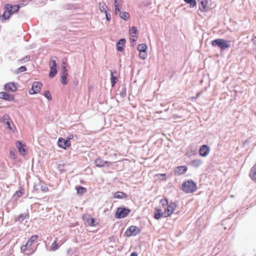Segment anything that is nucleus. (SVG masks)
Wrapping results in <instances>:
<instances>
[{"label": "nucleus", "mask_w": 256, "mask_h": 256, "mask_svg": "<svg viewBox=\"0 0 256 256\" xmlns=\"http://www.w3.org/2000/svg\"><path fill=\"white\" fill-rule=\"evenodd\" d=\"M20 8V6L19 5L6 4L4 6L5 10L4 14L0 16V19H1L2 22L8 19L12 14L19 10Z\"/></svg>", "instance_id": "f257e3e1"}, {"label": "nucleus", "mask_w": 256, "mask_h": 256, "mask_svg": "<svg viewBox=\"0 0 256 256\" xmlns=\"http://www.w3.org/2000/svg\"><path fill=\"white\" fill-rule=\"evenodd\" d=\"M196 188V184L192 180L184 182L182 185V190L186 194L192 193Z\"/></svg>", "instance_id": "f03ea898"}, {"label": "nucleus", "mask_w": 256, "mask_h": 256, "mask_svg": "<svg viewBox=\"0 0 256 256\" xmlns=\"http://www.w3.org/2000/svg\"><path fill=\"white\" fill-rule=\"evenodd\" d=\"M212 44L214 46H218L222 50H224L230 47L229 42L224 39L218 38L212 42Z\"/></svg>", "instance_id": "7ed1b4c3"}, {"label": "nucleus", "mask_w": 256, "mask_h": 256, "mask_svg": "<svg viewBox=\"0 0 256 256\" xmlns=\"http://www.w3.org/2000/svg\"><path fill=\"white\" fill-rule=\"evenodd\" d=\"M141 232L140 229L136 226H131L124 232V236L127 237L136 236Z\"/></svg>", "instance_id": "20e7f679"}, {"label": "nucleus", "mask_w": 256, "mask_h": 256, "mask_svg": "<svg viewBox=\"0 0 256 256\" xmlns=\"http://www.w3.org/2000/svg\"><path fill=\"white\" fill-rule=\"evenodd\" d=\"M177 208V204L174 202H170L164 210V218L171 216Z\"/></svg>", "instance_id": "39448f33"}, {"label": "nucleus", "mask_w": 256, "mask_h": 256, "mask_svg": "<svg viewBox=\"0 0 256 256\" xmlns=\"http://www.w3.org/2000/svg\"><path fill=\"white\" fill-rule=\"evenodd\" d=\"M68 70L66 69V66H65V64L63 62L62 66V72L60 74V81L63 84L66 85L68 84Z\"/></svg>", "instance_id": "423d86ee"}, {"label": "nucleus", "mask_w": 256, "mask_h": 256, "mask_svg": "<svg viewBox=\"0 0 256 256\" xmlns=\"http://www.w3.org/2000/svg\"><path fill=\"white\" fill-rule=\"evenodd\" d=\"M130 212L129 209L118 208L115 214V217L117 218H122L126 217Z\"/></svg>", "instance_id": "0eeeda50"}, {"label": "nucleus", "mask_w": 256, "mask_h": 256, "mask_svg": "<svg viewBox=\"0 0 256 256\" xmlns=\"http://www.w3.org/2000/svg\"><path fill=\"white\" fill-rule=\"evenodd\" d=\"M70 140V138L65 140L63 138H60L58 141V145L60 148L66 149L71 146Z\"/></svg>", "instance_id": "6e6552de"}, {"label": "nucleus", "mask_w": 256, "mask_h": 256, "mask_svg": "<svg viewBox=\"0 0 256 256\" xmlns=\"http://www.w3.org/2000/svg\"><path fill=\"white\" fill-rule=\"evenodd\" d=\"M42 84L41 82H35L33 83L31 89L29 91V93L30 94H35L38 93L40 90Z\"/></svg>", "instance_id": "1a4fd4ad"}, {"label": "nucleus", "mask_w": 256, "mask_h": 256, "mask_svg": "<svg viewBox=\"0 0 256 256\" xmlns=\"http://www.w3.org/2000/svg\"><path fill=\"white\" fill-rule=\"evenodd\" d=\"M130 35L131 38H130V42L131 43H134L136 42L138 38V30L136 27L132 26L129 31Z\"/></svg>", "instance_id": "9d476101"}, {"label": "nucleus", "mask_w": 256, "mask_h": 256, "mask_svg": "<svg viewBox=\"0 0 256 256\" xmlns=\"http://www.w3.org/2000/svg\"><path fill=\"white\" fill-rule=\"evenodd\" d=\"M210 152V148L207 145H202L199 150L200 155L202 156L205 157L207 156Z\"/></svg>", "instance_id": "9b49d317"}, {"label": "nucleus", "mask_w": 256, "mask_h": 256, "mask_svg": "<svg viewBox=\"0 0 256 256\" xmlns=\"http://www.w3.org/2000/svg\"><path fill=\"white\" fill-rule=\"evenodd\" d=\"M188 170L186 166H177L174 171V174L176 176H180L184 174Z\"/></svg>", "instance_id": "f8f14e48"}, {"label": "nucleus", "mask_w": 256, "mask_h": 256, "mask_svg": "<svg viewBox=\"0 0 256 256\" xmlns=\"http://www.w3.org/2000/svg\"><path fill=\"white\" fill-rule=\"evenodd\" d=\"M96 166L98 167L109 166L110 162L104 161L100 158H96L94 161Z\"/></svg>", "instance_id": "ddd939ff"}, {"label": "nucleus", "mask_w": 256, "mask_h": 256, "mask_svg": "<svg viewBox=\"0 0 256 256\" xmlns=\"http://www.w3.org/2000/svg\"><path fill=\"white\" fill-rule=\"evenodd\" d=\"M0 98L12 101L14 100V96L13 95H10L6 92H0Z\"/></svg>", "instance_id": "4468645a"}, {"label": "nucleus", "mask_w": 256, "mask_h": 256, "mask_svg": "<svg viewBox=\"0 0 256 256\" xmlns=\"http://www.w3.org/2000/svg\"><path fill=\"white\" fill-rule=\"evenodd\" d=\"M4 89L8 92H15L17 88L14 83L9 82L5 84Z\"/></svg>", "instance_id": "2eb2a0df"}, {"label": "nucleus", "mask_w": 256, "mask_h": 256, "mask_svg": "<svg viewBox=\"0 0 256 256\" xmlns=\"http://www.w3.org/2000/svg\"><path fill=\"white\" fill-rule=\"evenodd\" d=\"M162 217H164V212H162V210L158 208H156L154 212V218L156 220H159Z\"/></svg>", "instance_id": "dca6fc26"}, {"label": "nucleus", "mask_w": 256, "mask_h": 256, "mask_svg": "<svg viewBox=\"0 0 256 256\" xmlns=\"http://www.w3.org/2000/svg\"><path fill=\"white\" fill-rule=\"evenodd\" d=\"M34 251L32 248H30L26 244L21 247V252L24 253L27 256L32 254Z\"/></svg>", "instance_id": "f3484780"}, {"label": "nucleus", "mask_w": 256, "mask_h": 256, "mask_svg": "<svg viewBox=\"0 0 256 256\" xmlns=\"http://www.w3.org/2000/svg\"><path fill=\"white\" fill-rule=\"evenodd\" d=\"M126 40L122 38L116 44L117 50L119 52H122L124 50V46L126 44Z\"/></svg>", "instance_id": "a211bd4d"}, {"label": "nucleus", "mask_w": 256, "mask_h": 256, "mask_svg": "<svg viewBox=\"0 0 256 256\" xmlns=\"http://www.w3.org/2000/svg\"><path fill=\"white\" fill-rule=\"evenodd\" d=\"M122 5V0H114V12L116 14H118V12H120L121 6Z\"/></svg>", "instance_id": "6ab92c4d"}, {"label": "nucleus", "mask_w": 256, "mask_h": 256, "mask_svg": "<svg viewBox=\"0 0 256 256\" xmlns=\"http://www.w3.org/2000/svg\"><path fill=\"white\" fill-rule=\"evenodd\" d=\"M16 147L18 150L19 152L22 154L24 155L26 154V146L23 144L22 142H18L16 144Z\"/></svg>", "instance_id": "aec40b11"}, {"label": "nucleus", "mask_w": 256, "mask_h": 256, "mask_svg": "<svg viewBox=\"0 0 256 256\" xmlns=\"http://www.w3.org/2000/svg\"><path fill=\"white\" fill-rule=\"evenodd\" d=\"M200 1V6L199 8L200 10L202 12H204L206 11V8L208 4V2L206 0H198Z\"/></svg>", "instance_id": "412c9836"}, {"label": "nucleus", "mask_w": 256, "mask_h": 256, "mask_svg": "<svg viewBox=\"0 0 256 256\" xmlns=\"http://www.w3.org/2000/svg\"><path fill=\"white\" fill-rule=\"evenodd\" d=\"M38 238V235H34L32 236L28 240V242L26 243V244L28 246V247L30 248H31V246L34 242L36 241L37 239Z\"/></svg>", "instance_id": "4be33fe9"}, {"label": "nucleus", "mask_w": 256, "mask_h": 256, "mask_svg": "<svg viewBox=\"0 0 256 256\" xmlns=\"http://www.w3.org/2000/svg\"><path fill=\"white\" fill-rule=\"evenodd\" d=\"M116 74V72H110V82L112 84V87H114L115 85V84L116 82V81L118 80L117 77L114 75V74Z\"/></svg>", "instance_id": "5701e85b"}, {"label": "nucleus", "mask_w": 256, "mask_h": 256, "mask_svg": "<svg viewBox=\"0 0 256 256\" xmlns=\"http://www.w3.org/2000/svg\"><path fill=\"white\" fill-rule=\"evenodd\" d=\"M58 60L56 56L52 57L50 59L49 66L50 68H56V60Z\"/></svg>", "instance_id": "b1692460"}, {"label": "nucleus", "mask_w": 256, "mask_h": 256, "mask_svg": "<svg viewBox=\"0 0 256 256\" xmlns=\"http://www.w3.org/2000/svg\"><path fill=\"white\" fill-rule=\"evenodd\" d=\"M76 190L77 194L80 196L86 192V189L82 186H76Z\"/></svg>", "instance_id": "393cba45"}, {"label": "nucleus", "mask_w": 256, "mask_h": 256, "mask_svg": "<svg viewBox=\"0 0 256 256\" xmlns=\"http://www.w3.org/2000/svg\"><path fill=\"white\" fill-rule=\"evenodd\" d=\"M99 9L101 12H104V13L107 12L108 6L104 2H100L98 4Z\"/></svg>", "instance_id": "a878e982"}, {"label": "nucleus", "mask_w": 256, "mask_h": 256, "mask_svg": "<svg viewBox=\"0 0 256 256\" xmlns=\"http://www.w3.org/2000/svg\"><path fill=\"white\" fill-rule=\"evenodd\" d=\"M250 176L254 180H256V165L254 166L250 172Z\"/></svg>", "instance_id": "bb28decb"}, {"label": "nucleus", "mask_w": 256, "mask_h": 256, "mask_svg": "<svg viewBox=\"0 0 256 256\" xmlns=\"http://www.w3.org/2000/svg\"><path fill=\"white\" fill-rule=\"evenodd\" d=\"M114 197L116 198H126V196L123 192H117L114 194Z\"/></svg>", "instance_id": "cd10ccee"}, {"label": "nucleus", "mask_w": 256, "mask_h": 256, "mask_svg": "<svg viewBox=\"0 0 256 256\" xmlns=\"http://www.w3.org/2000/svg\"><path fill=\"white\" fill-rule=\"evenodd\" d=\"M120 16L122 19L125 20H128L130 16L129 14L125 12H120Z\"/></svg>", "instance_id": "c85d7f7f"}, {"label": "nucleus", "mask_w": 256, "mask_h": 256, "mask_svg": "<svg viewBox=\"0 0 256 256\" xmlns=\"http://www.w3.org/2000/svg\"><path fill=\"white\" fill-rule=\"evenodd\" d=\"M59 248L58 244V238H56L54 241L52 242V250L53 251H55L57 250Z\"/></svg>", "instance_id": "c756f323"}, {"label": "nucleus", "mask_w": 256, "mask_h": 256, "mask_svg": "<svg viewBox=\"0 0 256 256\" xmlns=\"http://www.w3.org/2000/svg\"><path fill=\"white\" fill-rule=\"evenodd\" d=\"M147 46L146 44H140L138 46V50L140 52H146Z\"/></svg>", "instance_id": "7c9ffc66"}, {"label": "nucleus", "mask_w": 256, "mask_h": 256, "mask_svg": "<svg viewBox=\"0 0 256 256\" xmlns=\"http://www.w3.org/2000/svg\"><path fill=\"white\" fill-rule=\"evenodd\" d=\"M50 70L49 73V76L51 78H53L57 73L56 68H50Z\"/></svg>", "instance_id": "2f4dec72"}, {"label": "nucleus", "mask_w": 256, "mask_h": 256, "mask_svg": "<svg viewBox=\"0 0 256 256\" xmlns=\"http://www.w3.org/2000/svg\"><path fill=\"white\" fill-rule=\"evenodd\" d=\"M86 222L90 226H92L96 225L94 224L95 220L94 218H87Z\"/></svg>", "instance_id": "473e14b6"}, {"label": "nucleus", "mask_w": 256, "mask_h": 256, "mask_svg": "<svg viewBox=\"0 0 256 256\" xmlns=\"http://www.w3.org/2000/svg\"><path fill=\"white\" fill-rule=\"evenodd\" d=\"M160 204L162 207L168 205V200L166 198H163L160 200Z\"/></svg>", "instance_id": "72a5a7b5"}, {"label": "nucleus", "mask_w": 256, "mask_h": 256, "mask_svg": "<svg viewBox=\"0 0 256 256\" xmlns=\"http://www.w3.org/2000/svg\"><path fill=\"white\" fill-rule=\"evenodd\" d=\"M202 164V161L200 160L197 159L193 160L192 164L194 166H198Z\"/></svg>", "instance_id": "f704fd0d"}, {"label": "nucleus", "mask_w": 256, "mask_h": 256, "mask_svg": "<svg viewBox=\"0 0 256 256\" xmlns=\"http://www.w3.org/2000/svg\"><path fill=\"white\" fill-rule=\"evenodd\" d=\"M184 1L190 4V6L192 8L194 7L196 5V2L195 0H184Z\"/></svg>", "instance_id": "c9c22d12"}, {"label": "nucleus", "mask_w": 256, "mask_h": 256, "mask_svg": "<svg viewBox=\"0 0 256 256\" xmlns=\"http://www.w3.org/2000/svg\"><path fill=\"white\" fill-rule=\"evenodd\" d=\"M147 56H148V54L146 52H140L139 56L140 58H142V60L146 59L147 57Z\"/></svg>", "instance_id": "e433bc0d"}, {"label": "nucleus", "mask_w": 256, "mask_h": 256, "mask_svg": "<svg viewBox=\"0 0 256 256\" xmlns=\"http://www.w3.org/2000/svg\"><path fill=\"white\" fill-rule=\"evenodd\" d=\"M44 96L48 99L49 100H52V98L51 94L48 90L45 91L44 92Z\"/></svg>", "instance_id": "4c0bfd02"}, {"label": "nucleus", "mask_w": 256, "mask_h": 256, "mask_svg": "<svg viewBox=\"0 0 256 256\" xmlns=\"http://www.w3.org/2000/svg\"><path fill=\"white\" fill-rule=\"evenodd\" d=\"M26 218V215L22 214L18 216V217L17 218V220L18 222H22Z\"/></svg>", "instance_id": "58836bf2"}, {"label": "nucleus", "mask_w": 256, "mask_h": 256, "mask_svg": "<svg viewBox=\"0 0 256 256\" xmlns=\"http://www.w3.org/2000/svg\"><path fill=\"white\" fill-rule=\"evenodd\" d=\"M26 70V68L24 66H22L20 67L18 70V72H25Z\"/></svg>", "instance_id": "ea45409f"}, {"label": "nucleus", "mask_w": 256, "mask_h": 256, "mask_svg": "<svg viewBox=\"0 0 256 256\" xmlns=\"http://www.w3.org/2000/svg\"><path fill=\"white\" fill-rule=\"evenodd\" d=\"M105 14H106V20L108 22H110V15L108 14L107 12H105Z\"/></svg>", "instance_id": "a19ab883"}, {"label": "nucleus", "mask_w": 256, "mask_h": 256, "mask_svg": "<svg viewBox=\"0 0 256 256\" xmlns=\"http://www.w3.org/2000/svg\"><path fill=\"white\" fill-rule=\"evenodd\" d=\"M6 124H7V126H8V128L9 129H10V130H12V127H11V126H10V121H9V120H8V121L6 122Z\"/></svg>", "instance_id": "79ce46f5"}, {"label": "nucleus", "mask_w": 256, "mask_h": 256, "mask_svg": "<svg viewBox=\"0 0 256 256\" xmlns=\"http://www.w3.org/2000/svg\"><path fill=\"white\" fill-rule=\"evenodd\" d=\"M130 256H138V254L136 252H132Z\"/></svg>", "instance_id": "37998d69"}, {"label": "nucleus", "mask_w": 256, "mask_h": 256, "mask_svg": "<svg viewBox=\"0 0 256 256\" xmlns=\"http://www.w3.org/2000/svg\"><path fill=\"white\" fill-rule=\"evenodd\" d=\"M65 241H66V240H63L60 241V242H61L60 244H64V243L65 242Z\"/></svg>", "instance_id": "c03bdc74"}, {"label": "nucleus", "mask_w": 256, "mask_h": 256, "mask_svg": "<svg viewBox=\"0 0 256 256\" xmlns=\"http://www.w3.org/2000/svg\"><path fill=\"white\" fill-rule=\"evenodd\" d=\"M19 193H20V195H22V192H20V190L18 192H17V194H18ZM18 196H20V195H19V194H18Z\"/></svg>", "instance_id": "a18cd8bd"}, {"label": "nucleus", "mask_w": 256, "mask_h": 256, "mask_svg": "<svg viewBox=\"0 0 256 256\" xmlns=\"http://www.w3.org/2000/svg\"><path fill=\"white\" fill-rule=\"evenodd\" d=\"M162 176H166V174H160Z\"/></svg>", "instance_id": "49530a36"}, {"label": "nucleus", "mask_w": 256, "mask_h": 256, "mask_svg": "<svg viewBox=\"0 0 256 256\" xmlns=\"http://www.w3.org/2000/svg\"><path fill=\"white\" fill-rule=\"evenodd\" d=\"M46 191H47V190H48V188H46Z\"/></svg>", "instance_id": "de8ad7c7"}]
</instances>
